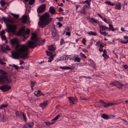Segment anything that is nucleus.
Segmentation results:
<instances>
[{"label": "nucleus", "instance_id": "nucleus-1", "mask_svg": "<svg viewBox=\"0 0 128 128\" xmlns=\"http://www.w3.org/2000/svg\"><path fill=\"white\" fill-rule=\"evenodd\" d=\"M31 39L34 42L29 41L26 45H17L15 47L16 51H14L12 53V57L14 59L18 58L19 57L25 58L28 55V48H34L36 45V42L38 38L36 35L32 34Z\"/></svg>", "mask_w": 128, "mask_h": 128}, {"label": "nucleus", "instance_id": "nucleus-2", "mask_svg": "<svg viewBox=\"0 0 128 128\" xmlns=\"http://www.w3.org/2000/svg\"><path fill=\"white\" fill-rule=\"evenodd\" d=\"M49 14L46 12L39 18L38 24L40 27L42 28L49 24L52 20V18H49Z\"/></svg>", "mask_w": 128, "mask_h": 128}, {"label": "nucleus", "instance_id": "nucleus-3", "mask_svg": "<svg viewBox=\"0 0 128 128\" xmlns=\"http://www.w3.org/2000/svg\"><path fill=\"white\" fill-rule=\"evenodd\" d=\"M2 19L4 22L6 23L8 30H5L6 31L8 32H11L12 33H14L15 32V30L16 27V26L14 25L7 24L6 22H11V20L8 18H6L4 17H2Z\"/></svg>", "mask_w": 128, "mask_h": 128}, {"label": "nucleus", "instance_id": "nucleus-4", "mask_svg": "<svg viewBox=\"0 0 128 128\" xmlns=\"http://www.w3.org/2000/svg\"><path fill=\"white\" fill-rule=\"evenodd\" d=\"M6 73L3 70H0V83H4L10 82L11 81L10 76H7L6 75Z\"/></svg>", "mask_w": 128, "mask_h": 128}, {"label": "nucleus", "instance_id": "nucleus-5", "mask_svg": "<svg viewBox=\"0 0 128 128\" xmlns=\"http://www.w3.org/2000/svg\"><path fill=\"white\" fill-rule=\"evenodd\" d=\"M30 30L28 29L26 31L25 30V27H22L19 31L18 35L22 36L24 38H26L29 36Z\"/></svg>", "mask_w": 128, "mask_h": 128}, {"label": "nucleus", "instance_id": "nucleus-6", "mask_svg": "<svg viewBox=\"0 0 128 128\" xmlns=\"http://www.w3.org/2000/svg\"><path fill=\"white\" fill-rule=\"evenodd\" d=\"M110 84L115 86L118 88H120L122 87V88L123 86V85L121 83L117 81L110 83Z\"/></svg>", "mask_w": 128, "mask_h": 128}, {"label": "nucleus", "instance_id": "nucleus-7", "mask_svg": "<svg viewBox=\"0 0 128 128\" xmlns=\"http://www.w3.org/2000/svg\"><path fill=\"white\" fill-rule=\"evenodd\" d=\"M10 86L8 85H4L0 88V89L3 92H6L10 90L11 88Z\"/></svg>", "mask_w": 128, "mask_h": 128}, {"label": "nucleus", "instance_id": "nucleus-8", "mask_svg": "<svg viewBox=\"0 0 128 128\" xmlns=\"http://www.w3.org/2000/svg\"><path fill=\"white\" fill-rule=\"evenodd\" d=\"M46 6V5L45 4L41 5L37 9V11L38 13H41L44 12Z\"/></svg>", "mask_w": 128, "mask_h": 128}, {"label": "nucleus", "instance_id": "nucleus-9", "mask_svg": "<svg viewBox=\"0 0 128 128\" xmlns=\"http://www.w3.org/2000/svg\"><path fill=\"white\" fill-rule=\"evenodd\" d=\"M68 98L70 100V104H74V102H76L78 101L76 98L75 97L70 96L68 97Z\"/></svg>", "mask_w": 128, "mask_h": 128}, {"label": "nucleus", "instance_id": "nucleus-10", "mask_svg": "<svg viewBox=\"0 0 128 128\" xmlns=\"http://www.w3.org/2000/svg\"><path fill=\"white\" fill-rule=\"evenodd\" d=\"M0 46L2 50L4 52H5L6 51L9 50L10 49V48H9L8 46L5 44L3 46L1 45Z\"/></svg>", "mask_w": 128, "mask_h": 128}, {"label": "nucleus", "instance_id": "nucleus-11", "mask_svg": "<svg viewBox=\"0 0 128 128\" xmlns=\"http://www.w3.org/2000/svg\"><path fill=\"white\" fill-rule=\"evenodd\" d=\"M34 123L32 122H30L27 124L26 126L23 127V128H32L33 126Z\"/></svg>", "mask_w": 128, "mask_h": 128}, {"label": "nucleus", "instance_id": "nucleus-12", "mask_svg": "<svg viewBox=\"0 0 128 128\" xmlns=\"http://www.w3.org/2000/svg\"><path fill=\"white\" fill-rule=\"evenodd\" d=\"M28 16L26 15H24L22 18L21 20L22 23L26 22L28 20Z\"/></svg>", "mask_w": 128, "mask_h": 128}, {"label": "nucleus", "instance_id": "nucleus-13", "mask_svg": "<svg viewBox=\"0 0 128 128\" xmlns=\"http://www.w3.org/2000/svg\"><path fill=\"white\" fill-rule=\"evenodd\" d=\"M112 116L111 115H110L108 114H103L101 116V117L104 119L108 120L111 118V117Z\"/></svg>", "mask_w": 128, "mask_h": 128}, {"label": "nucleus", "instance_id": "nucleus-14", "mask_svg": "<svg viewBox=\"0 0 128 128\" xmlns=\"http://www.w3.org/2000/svg\"><path fill=\"white\" fill-rule=\"evenodd\" d=\"M115 9L116 10H120L122 6L121 3L118 2L117 4H115Z\"/></svg>", "mask_w": 128, "mask_h": 128}, {"label": "nucleus", "instance_id": "nucleus-15", "mask_svg": "<svg viewBox=\"0 0 128 128\" xmlns=\"http://www.w3.org/2000/svg\"><path fill=\"white\" fill-rule=\"evenodd\" d=\"M48 102L47 100L45 101L42 103H41L40 106L43 109L47 105Z\"/></svg>", "mask_w": 128, "mask_h": 128}, {"label": "nucleus", "instance_id": "nucleus-16", "mask_svg": "<svg viewBox=\"0 0 128 128\" xmlns=\"http://www.w3.org/2000/svg\"><path fill=\"white\" fill-rule=\"evenodd\" d=\"M10 42L11 44H17L18 42V41L16 38H14L10 40Z\"/></svg>", "mask_w": 128, "mask_h": 128}, {"label": "nucleus", "instance_id": "nucleus-17", "mask_svg": "<svg viewBox=\"0 0 128 128\" xmlns=\"http://www.w3.org/2000/svg\"><path fill=\"white\" fill-rule=\"evenodd\" d=\"M5 33V31L4 30L2 31L1 32V36L2 40H5L6 39V38L4 35Z\"/></svg>", "mask_w": 128, "mask_h": 128}, {"label": "nucleus", "instance_id": "nucleus-18", "mask_svg": "<svg viewBox=\"0 0 128 128\" xmlns=\"http://www.w3.org/2000/svg\"><path fill=\"white\" fill-rule=\"evenodd\" d=\"M87 7V6L86 5L84 6L81 10L80 13L82 14H85L86 13V9Z\"/></svg>", "mask_w": 128, "mask_h": 128}, {"label": "nucleus", "instance_id": "nucleus-19", "mask_svg": "<svg viewBox=\"0 0 128 128\" xmlns=\"http://www.w3.org/2000/svg\"><path fill=\"white\" fill-rule=\"evenodd\" d=\"M88 21L90 22L91 23H98L99 21L98 20H96L93 18H90L89 17L88 18Z\"/></svg>", "mask_w": 128, "mask_h": 128}, {"label": "nucleus", "instance_id": "nucleus-20", "mask_svg": "<svg viewBox=\"0 0 128 128\" xmlns=\"http://www.w3.org/2000/svg\"><path fill=\"white\" fill-rule=\"evenodd\" d=\"M34 94L35 96H44L45 94L42 93V92L40 90H38L37 92L35 91L34 92Z\"/></svg>", "mask_w": 128, "mask_h": 128}, {"label": "nucleus", "instance_id": "nucleus-21", "mask_svg": "<svg viewBox=\"0 0 128 128\" xmlns=\"http://www.w3.org/2000/svg\"><path fill=\"white\" fill-rule=\"evenodd\" d=\"M100 30H101L102 31H104L106 30H108V28L102 25H100L99 26Z\"/></svg>", "mask_w": 128, "mask_h": 128}, {"label": "nucleus", "instance_id": "nucleus-22", "mask_svg": "<svg viewBox=\"0 0 128 128\" xmlns=\"http://www.w3.org/2000/svg\"><path fill=\"white\" fill-rule=\"evenodd\" d=\"M56 49V48L53 45L49 46L48 47V50L51 52L55 50Z\"/></svg>", "mask_w": 128, "mask_h": 128}, {"label": "nucleus", "instance_id": "nucleus-23", "mask_svg": "<svg viewBox=\"0 0 128 128\" xmlns=\"http://www.w3.org/2000/svg\"><path fill=\"white\" fill-rule=\"evenodd\" d=\"M49 11L51 14H53L55 12L56 10L54 7L51 6L49 8Z\"/></svg>", "mask_w": 128, "mask_h": 128}, {"label": "nucleus", "instance_id": "nucleus-24", "mask_svg": "<svg viewBox=\"0 0 128 128\" xmlns=\"http://www.w3.org/2000/svg\"><path fill=\"white\" fill-rule=\"evenodd\" d=\"M89 64L92 68H94L95 64H94V62L92 60H89Z\"/></svg>", "mask_w": 128, "mask_h": 128}, {"label": "nucleus", "instance_id": "nucleus-25", "mask_svg": "<svg viewBox=\"0 0 128 128\" xmlns=\"http://www.w3.org/2000/svg\"><path fill=\"white\" fill-rule=\"evenodd\" d=\"M90 0H86L84 1H83L82 2H80V4H82V3L83 4H84L85 3H86L88 6H89L90 5L89 1Z\"/></svg>", "mask_w": 128, "mask_h": 128}, {"label": "nucleus", "instance_id": "nucleus-26", "mask_svg": "<svg viewBox=\"0 0 128 128\" xmlns=\"http://www.w3.org/2000/svg\"><path fill=\"white\" fill-rule=\"evenodd\" d=\"M73 60L74 62H78L80 61V59L78 57H76L74 58Z\"/></svg>", "mask_w": 128, "mask_h": 128}, {"label": "nucleus", "instance_id": "nucleus-27", "mask_svg": "<svg viewBox=\"0 0 128 128\" xmlns=\"http://www.w3.org/2000/svg\"><path fill=\"white\" fill-rule=\"evenodd\" d=\"M22 112H16V114L17 116L20 118L21 116L22 115Z\"/></svg>", "mask_w": 128, "mask_h": 128}, {"label": "nucleus", "instance_id": "nucleus-28", "mask_svg": "<svg viewBox=\"0 0 128 128\" xmlns=\"http://www.w3.org/2000/svg\"><path fill=\"white\" fill-rule=\"evenodd\" d=\"M100 33L102 35H104V36H106L107 35V33L105 31H102L101 30H100L99 31Z\"/></svg>", "mask_w": 128, "mask_h": 128}, {"label": "nucleus", "instance_id": "nucleus-29", "mask_svg": "<svg viewBox=\"0 0 128 128\" xmlns=\"http://www.w3.org/2000/svg\"><path fill=\"white\" fill-rule=\"evenodd\" d=\"M36 84L35 82H32L31 83V88L32 90H34L33 87Z\"/></svg>", "mask_w": 128, "mask_h": 128}, {"label": "nucleus", "instance_id": "nucleus-30", "mask_svg": "<svg viewBox=\"0 0 128 128\" xmlns=\"http://www.w3.org/2000/svg\"><path fill=\"white\" fill-rule=\"evenodd\" d=\"M88 34L89 36H91V35L94 36H96V35L97 33L96 32H90L88 33Z\"/></svg>", "mask_w": 128, "mask_h": 128}, {"label": "nucleus", "instance_id": "nucleus-31", "mask_svg": "<svg viewBox=\"0 0 128 128\" xmlns=\"http://www.w3.org/2000/svg\"><path fill=\"white\" fill-rule=\"evenodd\" d=\"M122 89H124V90H128V84H126L124 85Z\"/></svg>", "mask_w": 128, "mask_h": 128}, {"label": "nucleus", "instance_id": "nucleus-32", "mask_svg": "<svg viewBox=\"0 0 128 128\" xmlns=\"http://www.w3.org/2000/svg\"><path fill=\"white\" fill-rule=\"evenodd\" d=\"M105 3L106 4H108L111 6H113L115 5V4H113L110 1L106 2H105Z\"/></svg>", "mask_w": 128, "mask_h": 128}, {"label": "nucleus", "instance_id": "nucleus-33", "mask_svg": "<svg viewBox=\"0 0 128 128\" xmlns=\"http://www.w3.org/2000/svg\"><path fill=\"white\" fill-rule=\"evenodd\" d=\"M104 105H103L106 108L108 107L109 106L111 105H112V104H107L105 102V103H104Z\"/></svg>", "mask_w": 128, "mask_h": 128}, {"label": "nucleus", "instance_id": "nucleus-34", "mask_svg": "<svg viewBox=\"0 0 128 128\" xmlns=\"http://www.w3.org/2000/svg\"><path fill=\"white\" fill-rule=\"evenodd\" d=\"M45 123L46 124L47 126H50L51 125H52L54 123V122H45Z\"/></svg>", "mask_w": 128, "mask_h": 128}, {"label": "nucleus", "instance_id": "nucleus-35", "mask_svg": "<svg viewBox=\"0 0 128 128\" xmlns=\"http://www.w3.org/2000/svg\"><path fill=\"white\" fill-rule=\"evenodd\" d=\"M8 106V104H2L0 106V108L1 109H3V108H5Z\"/></svg>", "mask_w": 128, "mask_h": 128}, {"label": "nucleus", "instance_id": "nucleus-36", "mask_svg": "<svg viewBox=\"0 0 128 128\" xmlns=\"http://www.w3.org/2000/svg\"><path fill=\"white\" fill-rule=\"evenodd\" d=\"M60 116V114H58L57 115L55 118H54L52 120V121H55L57 120L58 119V118Z\"/></svg>", "mask_w": 128, "mask_h": 128}, {"label": "nucleus", "instance_id": "nucleus-37", "mask_svg": "<svg viewBox=\"0 0 128 128\" xmlns=\"http://www.w3.org/2000/svg\"><path fill=\"white\" fill-rule=\"evenodd\" d=\"M10 14L14 18H18V15L14 14L12 13H10Z\"/></svg>", "mask_w": 128, "mask_h": 128}, {"label": "nucleus", "instance_id": "nucleus-38", "mask_svg": "<svg viewBox=\"0 0 128 128\" xmlns=\"http://www.w3.org/2000/svg\"><path fill=\"white\" fill-rule=\"evenodd\" d=\"M35 0H30L29 2V4L30 5H32L33 4Z\"/></svg>", "mask_w": 128, "mask_h": 128}, {"label": "nucleus", "instance_id": "nucleus-39", "mask_svg": "<svg viewBox=\"0 0 128 128\" xmlns=\"http://www.w3.org/2000/svg\"><path fill=\"white\" fill-rule=\"evenodd\" d=\"M102 56L105 58H108V56L106 54H102Z\"/></svg>", "mask_w": 128, "mask_h": 128}, {"label": "nucleus", "instance_id": "nucleus-40", "mask_svg": "<svg viewBox=\"0 0 128 128\" xmlns=\"http://www.w3.org/2000/svg\"><path fill=\"white\" fill-rule=\"evenodd\" d=\"M56 31L52 32V36L53 37H54L56 36Z\"/></svg>", "mask_w": 128, "mask_h": 128}, {"label": "nucleus", "instance_id": "nucleus-41", "mask_svg": "<svg viewBox=\"0 0 128 128\" xmlns=\"http://www.w3.org/2000/svg\"><path fill=\"white\" fill-rule=\"evenodd\" d=\"M11 66L15 68L17 70L19 68V67L18 66H16V65L13 64H12V66Z\"/></svg>", "mask_w": 128, "mask_h": 128}, {"label": "nucleus", "instance_id": "nucleus-42", "mask_svg": "<svg viewBox=\"0 0 128 128\" xmlns=\"http://www.w3.org/2000/svg\"><path fill=\"white\" fill-rule=\"evenodd\" d=\"M50 58V59L48 60V62H51L53 60V57H52V56H51L50 58Z\"/></svg>", "mask_w": 128, "mask_h": 128}, {"label": "nucleus", "instance_id": "nucleus-43", "mask_svg": "<svg viewBox=\"0 0 128 128\" xmlns=\"http://www.w3.org/2000/svg\"><path fill=\"white\" fill-rule=\"evenodd\" d=\"M46 52L47 55L48 56H50L52 54V53L50 52H49L47 51H46Z\"/></svg>", "mask_w": 128, "mask_h": 128}, {"label": "nucleus", "instance_id": "nucleus-44", "mask_svg": "<svg viewBox=\"0 0 128 128\" xmlns=\"http://www.w3.org/2000/svg\"><path fill=\"white\" fill-rule=\"evenodd\" d=\"M80 54L81 55V56L82 58H86V56L83 54H82V52H81L80 53Z\"/></svg>", "mask_w": 128, "mask_h": 128}, {"label": "nucleus", "instance_id": "nucleus-45", "mask_svg": "<svg viewBox=\"0 0 128 128\" xmlns=\"http://www.w3.org/2000/svg\"><path fill=\"white\" fill-rule=\"evenodd\" d=\"M5 2L4 1H1L0 2V3L2 6H3L5 4Z\"/></svg>", "mask_w": 128, "mask_h": 128}, {"label": "nucleus", "instance_id": "nucleus-46", "mask_svg": "<svg viewBox=\"0 0 128 128\" xmlns=\"http://www.w3.org/2000/svg\"><path fill=\"white\" fill-rule=\"evenodd\" d=\"M63 18V17H62L56 18L58 19L59 21H61L62 20Z\"/></svg>", "mask_w": 128, "mask_h": 128}, {"label": "nucleus", "instance_id": "nucleus-47", "mask_svg": "<svg viewBox=\"0 0 128 128\" xmlns=\"http://www.w3.org/2000/svg\"><path fill=\"white\" fill-rule=\"evenodd\" d=\"M65 70H72L73 69L72 68L67 66H65Z\"/></svg>", "mask_w": 128, "mask_h": 128}, {"label": "nucleus", "instance_id": "nucleus-48", "mask_svg": "<svg viewBox=\"0 0 128 128\" xmlns=\"http://www.w3.org/2000/svg\"><path fill=\"white\" fill-rule=\"evenodd\" d=\"M109 27L108 28H109L111 30L112 29V28H113V26L110 24H109Z\"/></svg>", "mask_w": 128, "mask_h": 128}, {"label": "nucleus", "instance_id": "nucleus-49", "mask_svg": "<svg viewBox=\"0 0 128 128\" xmlns=\"http://www.w3.org/2000/svg\"><path fill=\"white\" fill-rule=\"evenodd\" d=\"M80 98L81 100H86V99L84 97V96H80Z\"/></svg>", "mask_w": 128, "mask_h": 128}, {"label": "nucleus", "instance_id": "nucleus-50", "mask_svg": "<svg viewBox=\"0 0 128 128\" xmlns=\"http://www.w3.org/2000/svg\"><path fill=\"white\" fill-rule=\"evenodd\" d=\"M100 103L102 104L101 105H104L103 104L104 103H105V102H104L103 101L101 100L100 102Z\"/></svg>", "mask_w": 128, "mask_h": 128}, {"label": "nucleus", "instance_id": "nucleus-51", "mask_svg": "<svg viewBox=\"0 0 128 128\" xmlns=\"http://www.w3.org/2000/svg\"><path fill=\"white\" fill-rule=\"evenodd\" d=\"M86 40L84 38H83L82 41V43H84L86 42Z\"/></svg>", "mask_w": 128, "mask_h": 128}, {"label": "nucleus", "instance_id": "nucleus-52", "mask_svg": "<svg viewBox=\"0 0 128 128\" xmlns=\"http://www.w3.org/2000/svg\"><path fill=\"white\" fill-rule=\"evenodd\" d=\"M120 42L122 43H124V44H126L127 43V41H125L124 40H121L120 41Z\"/></svg>", "mask_w": 128, "mask_h": 128}, {"label": "nucleus", "instance_id": "nucleus-53", "mask_svg": "<svg viewBox=\"0 0 128 128\" xmlns=\"http://www.w3.org/2000/svg\"><path fill=\"white\" fill-rule=\"evenodd\" d=\"M64 40L63 39H61L60 42V44L62 45V44L64 43Z\"/></svg>", "mask_w": 128, "mask_h": 128}, {"label": "nucleus", "instance_id": "nucleus-54", "mask_svg": "<svg viewBox=\"0 0 128 128\" xmlns=\"http://www.w3.org/2000/svg\"><path fill=\"white\" fill-rule=\"evenodd\" d=\"M121 30L123 32H128V30H125L124 28H121Z\"/></svg>", "mask_w": 128, "mask_h": 128}, {"label": "nucleus", "instance_id": "nucleus-55", "mask_svg": "<svg viewBox=\"0 0 128 128\" xmlns=\"http://www.w3.org/2000/svg\"><path fill=\"white\" fill-rule=\"evenodd\" d=\"M123 67L125 69H127L128 68V66L126 65H123Z\"/></svg>", "mask_w": 128, "mask_h": 128}, {"label": "nucleus", "instance_id": "nucleus-56", "mask_svg": "<svg viewBox=\"0 0 128 128\" xmlns=\"http://www.w3.org/2000/svg\"><path fill=\"white\" fill-rule=\"evenodd\" d=\"M0 63L2 64H6V63L3 62L2 60L0 58Z\"/></svg>", "mask_w": 128, "mask_h": 128}, {"label": "nucleus", "instance_id": "nucleus-57", "mask_svg": "<svg viewBox=\"0 0 128 128\" xmlns=\"http://www.w3.org/2000/svg\"><path fill=\"white\" fill-rule=\"evenodd\" d=\"M59 68L60 69H61L63 70H65V66L64 67H62V66H60L59 67Z\"/></svg>", "mask_w": 128, "mask_h": 128}, {"label": "nucleus", "instance_id": "nucleus-58", "mask_svg": "<svg viewBox=\"0 0 128 128\" xmlns=\"http://www.w3.org/2000/svg\"><path fill=\"white\" fill-rule=\"evenodd\" d=\"M66 34L67 35L70 36V32H66Z\"/></svg>", "mask_w": 128, "mask_h": 128}, {"label": "nucleus", "instance_id": "nucleus-59", "mask_svg": "<svg viewBox=\"0 0 128 128\" xmlns=\"http://www.w3.org/2000/svg\"><path fill=\"white\" fill-rule=\"evenodd\" d=\"M100 43V41L97 42L96 45V46L98 45Z\"/></svg>", "mask_w": 128, "mask_h": 128}, {"label": "nucleus", "instance_id": "nucleus-60", "mask_svg": "<svg viewBox=\"0 0 128 128\" xmlns=\"http://www.w3.org/2000/svg\"><path fill=\"white\" fill-rule=\"evenodd\" d=\"M58 5L59 6H63V4L62 3H60V4H58Z\"/></svg>", "mask_w": 128, "mask_h": 128}, {"label": "nucleus", "instance_id": "nucleus-61", "mask_svg": "<svg viewBox=\"0 0 128 128\" xmlns=\"http://www.w3.org/2000/svg\"><path fill=\"white\" fill-rule=\"evenodd\" d=\"M80 6V5H78V4L76 5V10L78 9L79 8V7Z\"/></svg>", "mask_w": 128, "mask_h": 128}, {"label": "nucleus", "instance_id": "nucleus-62", "mask_svg": "<svg viewBox=\"0 0 128 128\" xmlns=\"http://www.w3.org/2000/svg\"><path fill=\"white\" fill-rule=\"evenodd\" d=\"M57 24L59 25V26H62V24L59 22H58Z\"/></svg>", "mask_w": 128, "mask_h": 128}, {"label": "nucleus", "instance_id": "nucleus-63", "mask_svg": "<svg viewBox=\"0 0 128 128\" xmlns=\"http://www.w3.org/2000/svg\"><path fill=\"white\" fill-rule=\"evenodd\" d=\"M102 20L104 21L105 22H106V23L108 24V22H107V21L106 20V19L105 18H102Z\"/></svg>", "mask_w": 128, "mask_h": 128}, {"label": "nucleus", "instance_id": "nucleus-64", "mask_svg": "<svg viewBox=\"0 0 128 128\" xmlns=\"http://www.w3.org/2000/svg\"><path fill=\"white\" fill-rule=\"evenodd\" d=\"M124 39H128V36H126L124 37Z\"/></svg>", "mask_w": 128, "mask_h": 128}]
</instances>
